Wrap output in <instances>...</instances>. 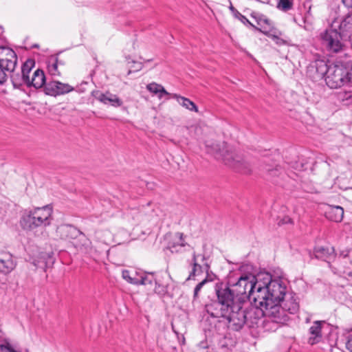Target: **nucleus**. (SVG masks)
Returning <instances> with one entry per match:
<instances>
[{"label": "nucleus", "mask_w": 352, "mask_h": 352, "mask_svg": "<svg viewBox=\"0 0 352 352\" xmlns=\"http://www.w3.org/2000/svg\"><path fill=\"white\" fill-rule=\"evenodd\" d=\"M325 216L330 221L340 222L344 217V209L339 206H327L325 210Z\"/></svg>", "instance_id": "obj_21"}, {"label": "nucleus", "mask_w": 352, "mask_h": 352, "mask_svg": "<svg viewBox=\"0 0 352 352\" xmlns=\"http://www.w3.org/2000/svg\"><path fill=\"white\" fill-rule=\"evenodd\" d=\"M229 9L230 10L234 16L239 12L232 5L230 6Z\"/></svg>", "instance_id": "obj_38"}, {"label": "nucleus", "mask_w": 352, "mask_h": 352, "mask_svg": "<svg viewBox=\"0 0 352 352\" xmlns=\"http://www.w3.org/2000/svg\"><path fill=\"white\" fill-rule=\"evenodd\" d=\"M146 88L150 92L154 94H157L160 99L162 98L164 95L170 96L172 95L171 94L167 92L162 85L155 82H152L147 85Z\"/></svg>", "instance_id": "obj_28"}, {"label": "nucleus", "mask_w": 352, "mask_h": 352, "mask_svg": "<svg viewBox=\"0 0 352 352\" xmlns=\"http://www.w3.org/2000/svg\"><path fill=\"white\" fill-rule=\"evenodd\" d=\"M210 148V152L215 155V157L221 159L226 164L234 168L236 170L243 174H248L251 172V166L243 158L230 150L226 142L214 143L211 145L206 144Z\"/></svg>", "instance_id": "obj_5"}, {"label": "nucleus", "mask_w": 352, "mask_h": 352, "mask_svg": "<svg viewBox=\"0 0 352 352\" xmlns=\"http://www.w3.org/2000/svg\"><path fill=\"white\" fill-rule=\"evenodd\" d=\"M258 278L256 276H242L232 285L217 284L215 293L217 300L206 305V312L213 318H219L222 313H228L234 304H243L247 300L257 305Z\"/></svg>", "instance_id": "obj_1"}, {"label": "nucleus", "mask_w": 352, "mask_h": 352, "mask_svg": "<svg viewBox=\"0 0 352 352\" xmlns=\"http://www.w3.org/2000/svg\"><path fill=\"white\" fill-rule=\"evenodd\" d=\"M325 82L331 89H337L347 83H352V62L350 68L342 64L329 65Z\"/></svg>", "instance_id": "obj_7"}, {"label": "nucleus", "mask_w": 352, "mask_h": 352, "mask_svg": "<svg viewBox=\"0 0 352 352\" xmlns=\"http://www.w3.org/2000/svg\"><path fill=\"white\" fill-rule=\"evenodd\" d=\"M208 282L207 278L202 280L200 283H199L194 289V298H196L198 296L199 292L203 287V286Z\"/></svg>", "instance_id": "obj_30"}, {"label": "nucleus", "mask_w": 352, "mask_h": 352, "mask_svg": "<svg viewBox=\"0 0 352 352\" xmlns=\"http://www.w3.org/2000/svg\"><path fill=\"white\" fill-rule=\"evenodd\" d=\"M294 0H278L277 8L283 12H287L292 9Z\"/></svg>", "instance_id": "obj_29"}, {"label": "nucleus", "mask_w": 352, "mask_h": 352, "mask_svg": "<svg viewBox=\"0 0 352 352\" xmlns=\"http://www.w3.org/2000/svg\"><path fill=\"white\" fill-rule=\"evenodd\" d=\"M46 83V78L43 71L38 69L34 71L32 78H29V82H28L27 86L38 89L43 86L45 87Z\"/></svg>", "instance_id": "obj_24"}, {"label": "nucleus", "mask_w": 352, "mask_h": 352, "mask_svg": "<svg viewBox=\"0 0 352 352\" xmlns=\"http://www.w3.org/2000/svg\"><path fill=\"white\" fill-rule=\"evenodd\" d=\"M264 34L267 35L270 38H271L274 41V38H277V36L272 34H268L265 31H262Z\"/></svg>", "instance_id": "obj_39"}, {"label": "nucleus", "mask_w": 352, "mask_h": 352, "mask_svg": "<svg viewBox=\"0 0 352 352\" xmlns=\"http://www.w3.org/2000/svg\"><path fill=\"white\" fill-rule=\"evenodd\" d=\"M148 276L153 278V283H155V287L154 292L155 294L164 296L168 292V286L162 280V277L160 274L155 273H147Z\"/></svg>", "instance_id": "obj_25"}, {"label": "nucleus", "mask_w": 352, "mask_h": 352, "mask_svg": "<svg viewBox=\"0 0 352 352\" xmlns=\"http://www.w3.org/2000/svg\"><path fill=\"white\" fill-rule=\"evenodd\" d=\"M263 170L266 179L275 184H278L280 180L284 179L285 176L284 170L277 164H265Z\"/></svg>", "instance_id": "obj_15"}, {"label": "nucleus", "mask_w": 352, "mask_h": 352, "mask_svg": "<svg viewBox=\"0 0 352 352\" xmlns=\"http://www.w3.org/2000/svg\"><path fill=\"white\" fill-rule=\"evenodd\" d=\"M265 314L264 307L250 306L248 302L234 304L229 308L228 313H222L219 318H224L228 322V327L234 331H239L247 324L249 327H254L257 324L261 317Z\"/></svg>", "instance_id": "obj_3"}, {"label": "nucleus", "mask_w": 352, "mask_h": 352, "mask_svg": "<svg viewBox=\"0 0 352 352\" xmlns=\"http://www.w3.org/2000/svg\"><path fill=\"white\" fill-rule=\"evenodd\" d=\"M349 276H352V272H349Z\"/></svg>", "instance_id": "obj_41"}, {"label": "nucleus", "mask_w": 352, "mask_h": 352, "mask_svg": "<svg viewBox=\"0 0 352 352\" xmlns=\"http://www.w3.org/2000/svg\"><path fill=\"white\" fill-rule=\"evenodd\" d=\"M234 16L240 20L243 24H250V25L253 26L249 20L239 12H238V13H236Z\"/></svg>", "instance_id": "obj_32"}, {"label": "nucleus", "mask_w": 352, "mask_h": 352, "mask_svg": "<svg viewBox=\"0 0 352 352\" xmlns=\"http://www.w3.org/2000/svg\"><path fill=\"white\" fill-rule=\"evenodd\" d=\"M3 30V28L1 26H0V36L2 34Z\"/></svg>", "instance_id": "obj_40"}, {"label": "nucleus", "mask_w": 352, "mask_h": 352, "mask_svg": "<svg viewBox=\"0 0 352 352\" xmlns=\"http://www.w3.org/2000/svg\"><path fill=\"white\" fill-rule=\"evenodd\" d=\"M171 97L176 99L178 103L186 109L195 112L199 111L197 105L190 99L179 96L176 94H173Z\"/></svg>", "instance_id": "obj_26"}, {"label": "nucleus", "mask_w": 352, "mask_h": 352, "mask_svg": "<svg viewBox=\"0 0 352 352\" xmlns=\"http://www.w3.org/2000/svg\"><path fill=\"white\" fill-rule=\"evenodd\" d=\"M182 233H176L173 241H170L168 245V249L173 253L182 252L186 246H189L184 242Z\"/></svg>", "instance_id": "obj_22"}, {"label": "nucleus", "mask_w": 352, "mask_h": 352, "mask_svg": "<svg viewBox=\"0 0 352 352\" xmlns=\"http://www.w3.org/2000/svg\"><path fill=\"white\" fill-rule=\"evenodd\" d=\"M17 60L14 50L9 47H0V85L6 82L10 72L16 67Z\"/></svg>", "instance_id": "obj_9"}, {"label": "nucleus", "mask_w": 352, "mask_h": 352, "mask_svg": "<svg viewBox=\"0 0 352 352\" xmlns=\"http://www.w3.org/2000/svg\"><path fill=\"white\" fill-rule=\"evenodd\" d=\"M151 203L150 202H148L147 203V206H150Z\"/></svg>", "instance_id": "obj_44"}, {"label": "nucleus", "mask_w": 352, "mask_h": 352, "mask_svg": "<svg viewBox=\"0 0 352 352\" xmlns=\"http://www.w3.org/2000/svg\"><path fill=\"white\" fill-rule=\"evenodd\" d=\"M331 25L346 40L352 38V13L344 18L334 19Z\"/></svg>", "instance_id": "obj_12"}, {"label": "nucleus", "mask_w": 352, "mask_h": 352, "mask_svg": "<svg viewBox=\"0 0 352 352\" xmlns=\"http://www.w3.org/2000/svg\"><path fill=\"white\" fill-rule=\"evenodd\" d=\"M95 98L104 104L109 103L114 107H120L122 104V101L114 94L109 92L106 94L101 93L100 91H96L93 94Z\"/></svg>", "instance_id": "obj_19"}, {"label": "nucleus", "mask_w": 352, "mask_h": 352, "mask_svg": "<svg viewBox=\"0 0 352 352\" xmlns=\"http://www.w3.org/2000/svg\"><path fill=\"white\" fill-rule=\"evenodd\" d=\"M34 65L33 60H26L21 67L20 71L16 72V68L10 72V78L14 87H20L23 85H28L29 82V74Z\"/></svg>", "instance_id": "obj_10"}, {"label": "nucleus", "mask_w": 352, "mask_h": 352, "mask_svg": "<svg viewBox=\"0 0 352 352\" xmlns=\"http://www.w3.org/2000/svg\"><path fill=\"white\" fill-rule=\"evenodd\" d=\"M60 64L56 56H51L47 60V67L48 73L53 76H60V72L58 69V65Z\"/></svg>", "instance_id": "obj_27"}, {"label": "nucleus", "mask_w": 352, "mask_h": 352, "mask_svg": "<svg viewBox=\"0 0 352 352\" xmlns=\"http://www.w3.org/2000/svg\"><path fill=\"white\" fill-rule=\"evenodd\" d=\"M299 309V302L295 294L287 293L280 303L269 308L266 318L263 321L264 327L268 331H275L280 324L289 320V314H294Z\"/></svg>", "instance_id": "obj_4"}, {"label": "nucleus", "mask_w": 352, "mask_h": 352, "mask_svg": "<svg viewBox=\"0 0 352 352\" xmlns=\"http://www.w3.org/2000/svg\"><path fill=\"white\" fill-rule=\"evenodd\" d=\"M263 1H269V0H263Z\"/></svg>", "instance_id": "obj_45"}, {"label": "nucleus", "mask_w": 352, "mask_h": 352, "mask_svg": "<svg viewBox=\"0 0 352 352\" xmlns=\"http://www.w3.org/2000/svg\"><path fill=\"white\" fill-rule=\"evenodd\" d=\"M141 69V66L136 69V70H140Z\"/></svg>", "instance_id": "obj_42"}, {"label": "nucleus", "mask_w": 352, "mask_h": 352, "mask_svg": "<svg viewBox=\"0 0 352 352\" xmlns=\"http://www.w3.org/2000/svg\"><path fill=\"white\" fill-rule=\"evenodd\" d=\"M56 232V235L63 240L76 239L79 235L83 234L76 227L67 224L58 226Z\"/></svg>", "instance_id": "obj_16"}, {"label": "nucleus", "mask_w": 352, "mask_h": 352, "mask_svg": "<svg viewBox=\"0 0 352 352\" xmlns=\"http://www.w3.org/2000/svg\"><path fill=\"white\" fill-rule=\"evenodd\" d=\"M292 219L289 217H285L278 224H287V223H292Z\"/></svg>", "instance_id": "obj_34"}, {"label": "nucleus", "mask_w": 352, "mask_h": 352, "mask_svg": "<svg viewBox=\"0 0 352 352\" xmlns=\"http://www.w3.org/2000/svg\"><path fill=\"white\" fill-rule=\"evenodd\" d=\"M52 219V208L45 206L25 211L22 215L20 223L24 230H32L38 227H46L50 225Z\"/></svg>", "instance_id": "obj_6"}, {"label": "nucleus", "mask_w": 352, "mask_h": 352, "mask_svg": "<svg viewBox=\"0 0 352 352\" xmlns=\"http://www.w3.org/2000/svg\"><path fill=\"white\" fill-rule=\"evenodd\" d=\"M343 5L347 8H352V0H341Z\"/></svg>", "instance_id": "obj_36"}, {"label": "nucleus", "mask_w": 352, "mask_h": 352, "mask_svg": "<svg viewBox=\"0 0 352 352\" xmlns=\"http://www.w3.org/2000/svg\"><path fill=\"white\" fill-rule=\"evenodd\" d=\"M326 324L324 320H316L309 329L308 343L314 345L320 342L322 338V328Z\"/></svg>", "instance_id": "obj_18"}, {"label": "nucleus", "mask_w": 352, "mask_h": 352, "mask_svg": "<svg viewBox=\"0 0 352 352\" xmlns=\"http://www.w3.org/2000/svg\"><path fill=\"white\" fill-rule=\"evenodd\" d=\"M322 45L330 53H339L344 50L347 41L337 30L330 26L320 34Z\"/></svg>", "instance_id": "obj_8"}, {"label": "nucleus", "mask_w": 352, "mask_h": 352, "mask_svg": "<svg viewBox=\"0 0 352 352\" xmlns=\"http://www.w3.org/2000/svg\"><path fill=\"white\" fill-rule=\"evenodd\" d=\"M329 65L324 60L318 59L312 62L307 69V75L314 81L325 78Z\"/></svg>", "instance_id": "obj_11"}, {"label": "nucleus", "mask_w": 352, "mask_h": 352, "mask_svg": "<svg viewBox=\"0 0 352 352\" xmlns=\"http://www.w3.org/2000/svg\"><path fill=\"white\" fill-rule=\"evenodd\" d=\"M74 90V87L67 83H63L57 80L49 81L44 87L46 95L57 96L68 94Z\"/></svg>", "instance_id": "obj_13"}, {"label": "nucleus", "mask_w": 352, "mask_h": 352, "mask_svg": "<svg viewBox=\"0 0 352 352\" xmlns=\"http://www.w3.org/2000/svg\"><path fill=\"white\" fill-rule=\"evenodd\" d=\"M139 211L138 209L133 208L131 209L126 214L128 217H131V219L134 221L139 220Z\"/></svg>", "instance_id": "obj_31"}, {"label": "nucleus", "mask_w": 352, "mask_h": 352, "mask_svg": "<svg viewBox=\"0 0 352 352\" xmlns=\"http://www.w3.org/2000/svg\"><path fill=\"white\" fill-rule=\"evenodd\" d=\"M346 348L349 352H352V334L348 336Z\"/></svg>", "instance_id": "obj_33"}, {"label": "nucleus", "mask_w": 352, "mask_h": 352, "mask_svg": "<svg viewBox=\"0 0 352 352\" xmlns=\"http://www.w3.org/2000/svg\"><path fill=\"white\" fill-rule=\"evenodd\" d=\"M202 259H203V261L205 260V256H202Z\"/></svg>", "instance_id": "obj_43"}, {"label": "nucleus", "mask_w": 352, "mask_h": 352, "mask_svg": "<svg viewBox=\"0 0 352 352\" xmlns=\"http://www.w3.org/2000/svg\"><path fill=\"white\" fill-rule=\"evenodd\" d=\"M258 24L263 27V24L270 25V21L269 19L266 18H260L258 21Z\"/></svg>", "instance_id": "obj_35"}, {"label": "nucleus", "mask_w": 352, "mask_h": 352, "mask_svg": "<svg viewBox=\"0 0 352 352\" xmlns=\"http://www.w3.org/2000/svg\"><path fill=\"white\" fill-rule=\"evenodd\" d=\"M314 256L317 259H320L330 263L335 256L334 248L333 247H316L314 251Z\"/></svg>", "instance_id": "obj_20"}, {"label": "nucleus", "mask_w": 352, "mask_h": 352, "mask_svg": "<svg viewBox=\"0 0 352 352\" xmlns=\"http://www.w3.org/2000/svg\"><path fill=\"white\" fill-rule=\"evenodd\" d=\"M147 273H144L139 276L137 272L134 274H131L129 270L122 271V277L129 283L135 285H152L153 278L148 276Z\"/></svg>", "instance_id": "obj_17"}, {"label": "nucleus", "mask_w": 352, "mask_h": 352, "mask_svg": "<svg viewBox=\"0 0 352 352\" xmlns=\"http://www.w3.org/2000/svg\"><path fill=\"white\" fill-rule=\"evenodd\" d=\"M274 42L278 45H282L285 43V41L278 36H277V38H274Z\"/></svg>", "instance_id": "obj_37"}, {"label": "nucleus", "mask_w": 352, "mask_h": 352, "mask_svg": "<svg viewBox=\"0 0 352 352\" xmlns=\"http://www.w3.org/2000/svg\"><path fill=\"white\" fill-rule=\"evenodd\" d=\"M197 256L194 252L192 254V269L190 272L189 276L188 277L187 280L190 279H194L195 276L202 274L204 272H206L208 273L210 266L208 263H204L203 265H199L197 263Z\"/></svg>", "instance_id": "obj_23"}, {"label": "nucleus", "mask_w": 352, "mask_h": 352, "mask_svg": "<svg viewBox=\"0 0 352 352\" xmlns=\"http://www.w3.org/2000/svg\"><path fill=\"white\" fill-rule=\"evenodd\" d=\"M16 267V261L13 255L6 250H0V274L8 275Z\"/></svg>", "instance_id": "obj_14"}, {"label": "nucleus", "mask_w": 352, "mask_h": 352, "mask_svg": "<svg viewBox=\"0 0 352 352\" xmlns=\"http://www.w3.org/2000/svg\"><path fill=\"white\" fill-rule=\"evenodd\" d=\"M257 278V305L264 307L267 314L269 308L280 303L287 294V286L280 276L273 277L268 272L258 273Z\"/></svg>", "instance_id": "obj_2"}]
</instances>
